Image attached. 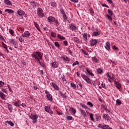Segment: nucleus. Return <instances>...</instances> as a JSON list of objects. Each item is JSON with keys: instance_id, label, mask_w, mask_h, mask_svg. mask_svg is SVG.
<instances>
[{"instance_id": "obj_54", "label": "nucleus", "mask_w": 129, "mask_h": 129, "mask_svg": "<svg viewBox=\"0 0 129 129\" xmlns=\"http://www.w3.org/2000/svg\"><path fill=\"white\" fill-rule=\"evenodd\" d=\"M63 44L65 46H68V41L67 40L63 41Z\"/></svg>"}, {"instance_id": "obj_44", "label": "nucleus", "mask_w": 129, "mask_h": 129, "mask_svg": "<svg viewBox=\"0 0 129 129\" xmlns=\"http://www.w3.org/2000/svg\"><path fill=\"white\" fill-rule=\"evenodd\" d=\"M50 35L53 37V38H56V33L54 32H51Z\"/></svg>"}, {"instance_id": "obj_12", "label": "nucleus", "mask_w": 129, "mask_h": 129, "mask_svg": "<svg viewBox=\"0 0 129 129\" xmlns=\"http://www.w3.org/2000/svg\"><path fill=\"white\" fill-rule=\"evenodd\" d=\"M61 58H62L64 61H70V60H71V59L70 57H68L67 55H65L64 54H62L61 55Z\"/></svg>"}, {"instance_id": "obj_39", "label": "nucleus", "mask_w": 129, "mask_h": 129, "mask_svg": "<svg viewBox=\"0 0 129 129\" xmlns=\"http://www.w3.org/2000/svg\"><path fill=\"white\" fill-rule=\"evenodd\" d=\"M54 44L57 48H60V44H59V42L55 41L54 42Z\"/></svg>"}, {"instance_id": "obj_21", "label": "nucleus", "mask_w": 129, "mask_h": 129, "mask_svg": "<svg viewBox=\"0 0 129 129\" xmlns=\"http://www.w3.org/2000/svg\"><path fill=\"white\" fill-rule=\"evenodd\" d=\"M46 97L49 100V101H52L53 97L52 96V95H51V94H50L49 95H46Z\"/></svg>"}, {"instance_id": "obj_4", "label": "nucleus", "mask_w": 129, "mask_h": 129, "mask_svg": "<svg viewBox=\"0 0 129 129\" xmlns=\"http://www.w3.org/2000/svg\"><path fill=\"white\" fill-rule=\"evenodd\" d=\"M47 21L49 24H53V23L56 22V18L52 16H49L47 18Z\"/></svg>"}, {"instance_id": "obj_17", "label": "nucleus", "mask_w": 129, "mask_h": 129, "mask_svg": "<svg viewBox=\"0 0 129 129\" xmlns=\"http://www.w3.org/2000/svg\"><path fill=\"white\" fill-rule=\"evenodd\" d=\"M90 42L91 46H94L97 43V40L93 39H91Z\"/></svg>"}, {"instance_id": "obj_24", "label": "nucleus", "mask_w": 129, "mask_h": 129, "mask_svg": "<svg viewBox=\"0 0 129 129\" xmlns=\"http://www.w3.org/2000/svg\"><path fill=\"white\" fill-rule=\"evenodd\" d=\"M9 42H10V43H11V44L13 45V46L14 45H17V43H18V42H17V41H15L14 39H9Z\"/></svg>"}, {"instance_id": "obj_49", "label": "nucleus", "mask_w": 129, "mask_h": 129, "mask_svg": "<svg viewBox=\"0 0 129 129\" xmlns=\"http://www.w3.org/2000/svg\"><path fill=\"white\" fill-rule=\"evenodd\" d=\"M2 46L5 49H7L8 48V46L4 42H2Z\"/></svg>"}, {"instance_id": "obj_48", "label": "nucleus", "mask_w": 129, "mask_h": 129, "mask_svg": "<svg viewBox=\"0 0 129 129\" xmlns=\"http://www.w3.org/2000/svg\"><path fill=\"white\" fill-rule=\"evenodd\" d=\"M109 126L108 125H103V128L102 129H107L109 128Z\"/></svg>"}, {"instance_id": "obj_60", "label": "nucleus", "mask_w": 129, "mask_h": 129, "mask_svg": "<svg viewBox=\"0 0 129 129\" xmlns=\"http://www.w3.org/2000/svg\"><path fill=\"white\" fill-rule=\"evenodd\" d=\"M103 127V125H102V124H99L98 125V127H99L100 128H102Z\"/></svg>"}, {"instance_id": "obj_38", "label": "nucleus", "mask_w": 129, "mask_h": 129, "mask_svg": "<svg viewBox=\"0 0 129 129\" xmlns=\"http://www.w3.org/2000/svg\"><path fill=\"white\" fill-rule=\"evenodd\" d=\"M9 32H10V34L12 35V36H14V34H15V32L14 31V30H13V29H12L11 28H10Z\"/></svg>"}, {"instance_id": "obj_64", "label": "nucleus", "mask_w": 129, "mask_h": 129, "mask_svg": "<svg viewBox=\"0 0 129 129\" xmlns=\"http://www.w3.org/2000/svg\"><path fill=\"white\" fill-rule=\"evenodd\" d=\"M103 7H105V8H108V6L106 4H102Z\"/></svg>"}, {"instance_id": "obj_9", "label": "nucleus", "mask_w": 129, "mask_h": 129, "mask_svg": "<svg viewBox=\"0 0 129 129\" xmlns=\"http://www.w3.org/2000/svg\"><path fill=\"white\" fill-rule=\"evenodd\" d=\"M44 109L46 112H48V113H50V114H53V113H54L53 111L52 110H51V108H50V107L45 106Z\"/></svg>"}, {"instance_id": "obj_46", "label": "nucleus", "mask_w": 129, "mask_h": 129, "mask_svg": "<svg viewBox=\"0 0 129 129\" xmlns=\"http://www.w3.org/2000/svg\"><path fill=\"white\" fill-rule=\"evenodd\" d=\"M97 71L99 74H101L102 73V70L101 69H97Z\"/></svg>"}, {"instance_id": "obj_62", "label": "nucleus", "mask_w": 129, "mask_h": 129, "mask_svg": "<svg viewBox=\"0 0 129 129\" xmlns=\"http://www.w3.org/2000/svg\"><path fill=\"white\" fill-rule=\"evenodd\" d=\"M0 39L1 40H3V41H5V38H4V36H3V35H0Z\"/></svg>"}, {"instance_id": "obj_61", "label": "nucleus", "mask_w": 129, "mask_h": 129, "mask_svg": "<svg viewBox=\"0 0 129 129\" xmlns=\"http://www.w3.org/2000/svg\"><path fill=\"white\" fill-rule=\"evenodd\" d=\"M108 4H110V5H111L112 4V0H106Z\"/></svg>"}, {"instance_id": "obj_52", "label": "nucleus", "mask_w": 129, "mask_h": 129, "mask_svg": "<svg viewBox=\"0 0 129 129\" xmlns=\"http://www.w3.org/2000/svg\"><path fill=\"white\" fill-rule=\"evenodd\" d=\"M5 85V83L4 82L0 81V87H3Z\"/></svg>"}, {"instance_id": "obj_2", "label": "nucleus", "mask_w": 129, "mask_h": 129, "mask_svg": "<svg viewBox=\"0 0 129 129\" xmlns=\"http://www.w3.org/2000/svg\"><path fill=\"white\" fill-rule=\"evenodd\" d=\"M59 12H60V14H62L63 22H67V21H68V16L66 15V13H65L64 10L63 9H60Z\"/></svg>"}, {"instance_id": "obj_19", "label": "nucleus", "mask_w": 129, "mask_h": 129, "mask_svg": "<svg viewBox=\"0 0 129 129\" xmlns=\"http://www.w3.org/2000/svg\"><path fill=\"white\" fill-rule=\"evenodd\" d=\"M114 84H115V87L117 89H120L121 88V84L117 82H114Z\"/></svg>"}, {"instance_id": "obj_8", "label": "nucleus", "mask_w": 129, "mask_h": 129, "mask_svg": "<svg viewBox=\"0 0 129 129\" xmlns=\"http://www.w3.org/2000/svg\"><path fill=\"white\" fill-rule=\"evenodd\" d=\"M70 29L73 32H76V31H77V27H76V25L73 23L70 25Z\"/></svg>"}, {"instance_id": "obj_47", "label": "nucleus", "mask_w": 129, "mask_h": 129, "mask_svg": "<svg viewBox=\"0 0 129 129\" xmlns=\"http://www.w3.org/2000/svg\"><path fill=\"white\" fill-rule=\"evenodd\" d=\"M90 117L92 121H94V118H93V114L92 113L90 114Z\"/></svg>"}, {"instance_id": "obj_36", "label": "nucleus", "mask_w": 129, "mask_h": 129, "mask_svg": "<svg viewBox=\"0 0 129 129\" xmlns=\"http://www.w3.org/2000/svg\"><path fill=\"white\" fill-rule=\"evenodd\" d=\"M108 16H110V17L112 16L113 15V12L112 11L110 10V9L108 10Z\"/></svg>"}, {"instance_id": "obj_33", "label": "nucleus", "mask_w": 129, "mask_h": 129, "mask_svg": "<svg viewBox=\"0 0 129 129\" xmlns=\"http://www.w3.org/2000/svg\"><path fill=\"white\" fill-rule=\"evenodd\" d=\"M35 27L37 29L38 31L41 32V30L40 29V27H39V25L37 24L36 22H34Z\"/></svg>"}, {"instance_id": "obj_35", "label": "nucleus", "mask_w": 129, "mask_h": 129, "mask_svg": "<svg viewBox=\"0 0 129 129\" xmlns=\"http://www.w3.org/2000/svg\"><path fill=\"white\" fill-rule=\"evenodd\" d=\"M116 105H120L121 104V101L119 99H117L116 101Z\"/></svg>"}, {"instance_id": "obj_13", "label": "nucleus", "mask_w": 129, "mask_h": 129, "mask_svg": "<svg viewBox=\"0 0 129 129\" xmlns=\"http://www.w3.org/2000/svg\"><path fill=\"white\" fill-rule=\"evenodd\" d=\"M103 118H104L106 120H110V117L109 114H103L102 115Z\"/></svg>"}, {"instance_id": "obj_40", "label": "nucleus", "mask_w": 129, "mask_h": 129, "mask_svg": "<svg viewBox=\"0 0 129 129\" xmlns=\"http://www.w3.org/2000/svg\"><path fill=\"white\" fill-rule=\"evenodd\" d=\"M50 5L51 6V7H53V8H56V7H57V4L55 2H51L50 3Z\"/></svg>"}, {"instance_id": "obj_23", "label": "nucleus", "mask_w": 129, "mask_h": 129, "mask_svg": "<svg viewBox=\"0 0 129 129\" xmlns=\"http://www.w3.org/2000/svg\"><path fill=\"white\" fill-rule=\"evenodd\" d=\"M0 97L2 99H3V100H6V95L2 92H0Z\"/></svg>"}, {"instance_id": "obj_7", "label": "nucleus", "mask_w": 129, "mask_h": 129, "mask_svg": "<svg viewBox=\"0 0 129 129\" xmlns=\"http://www.w3.org/2000/svg\"><path fill=\"white\" fill-rule=\"evenodd\" d=\"M21 103H22V102L19 99L16 100L13 102L14 105L16 107H21Z\"/></svg>"}, {"instance_id": "obj_30", "label": "nucleus", "mask_w": 129, "mask_h": 129, "mask_svg": "<svg viewBox=\"0 0 129 129\" xmlns=\"http://www.w3.org/2000/svg\"><path fill=\"white\" fill-rule=\"evenodd\" d=\"M92 60L93 62H94L95 63H99V60H98L96 57H94L92 58Z\"/></svg>"}, {"instance_id": "obj_37", "label": "nucleus", "mask_w": 129, "mask_h": 129, "mask_svg": "<svg viewBox=\"0 0 129 129\" xmlns=\"http://www.w3.org/2000/svg\"><path fill=\"white\" fill-rule=\"evenodd\" d=\"M6 123H8V124H10V125H11V126H14V122H13L12 121H6Z\"/></svg>"}, {"instance_id": "obj_31", "label": "nucleus", "mask_w": 129, "mask_h": 129, "mask_svg": "<svg viewBox=\"0 0 129 129\" xmlns=\"http://www.w3.org/2000/svg\"><path fill=\"white\" fill-rule=\"evenodd\" d=\"M80 112L81 114H82V115H83V116H84L85 117V116H86V112H85V111H84V110L82 109H80Z\"/></svg>"}, {"instance_id": "obj_41", "label": "nucleus", "mask_w": 129, "mask_h": 129, "mask_svg": "<svg viewBox=\"0 0 129 129\" xmlns=\"http://www.w3.org/2000/svg\"><path fill=\"white\" fill-rule=\"evenodd\" d=\"M66 119L67 120H72V119H73V117L72 116H67Z\"/></svg>"}, {"instance_id": "obj_58", "label": "nucleus", "mask_w": 129, "mask_h": 129, "mask_svg": "<svg viewBox=\"0 0 129 129\" xmlns=\"http://www.w3.org/2000/svg\"><path fill=\"white\" fill-rule=\"evenodd\" d=\"M55 26L56 27H58V26H59V21H55Z\"/></svg>"}, {"instance_id": "obj_57", "label": "nucleus", "mask_w": 129, "mask_h": 129, "mask_svg": "<svg viewBox=\"0 0 129 129\" xmlns=\"http://www.w3.org/2000/svg\"><path fill=\"white\" fill-rule=\"evenodd\" d=\"M79 64V62L78 61H76L75 62L73 63V65H78Z\"/></svg>"}, {"instance_id": "obj_26", "label": "nucleus", "mask_w": 129, "mask_h": 129, "mask_svg": "<svg viewBox=\"0 0 129 129\" xmlns=\"http://www.w3.org/2000/svg\"><path fill=\"white\" fill-rule=\"evenodd\" d=\"M5 12L6 13H8V14H14V11L11 9H6Z\"/></svg>"}, {"instance_id": "obj_18", "label": "nucleus", "mask_w": 129, "mask_h": 129, "mask_svg": "<svg viewBox=\"0 0 129 129\" xmlns=\"http://www.w3.org/2000/svg\"><path fill=\"white\" fill-rule=\"evenodd\" d=\"M4 4L7 6H13V3L10 0H4Z\"/></svg>"}, {"instance_id": "obj_20", "label": "nucleus", "mask_w": 129, "mask_h": 129, "mask_svg": "<svg viewBox=\"0 0 129 129\" xmlns=\"http://www.w3.org/2000/svg\"><path fill=\"white\" fill-rule=\"evenodd\" d=\"M83 39L85 42H88V39H87V33L83 34Z\"/></svg>"}, {"instance_id": "obj_11", "label": "nucleus", "mask_w": 129, "mask_h": 129, "mask_svg": "<svg viewBox=\"0 0 129 129\" xmlns=\"http://www.w3.org/2000/svg\"><path fill=\"white\" fill-rule=\"evenodd\" d=\"M17 15H18V16L22 17V16H24L25 11H24L23 10L19 9L17 11Z\"/></svg>"}, {"instance_id": "obj_42", "label": "nucleus", "mask_w": 129, "mask_h": 129, "mask_svg": "<svg viewBox=\"0 0 129 129\" xmlns=\"http://www.w3.org/2000/svg\"><path fill=\"white\" fill-rule=\"evenodd\" d=\"M71 86L73 88V89H76V85L73 83H71Z\"/></svg>"}, {"instance_id": "obj_1", "label": "nucleus", "mask_w": 129, "mask_h": 129, "mask_svg": "<svg viewBox=\"0 0 129 129\" xmlns=\"http://www.w3.org/2000/svg\"><path fill=\"white\" fill-rule=\"evenodd\" d=\"M31 56L35 62H37L38 64H41V60L43 58V55H42L41 52L36 51L31 54Z\"/></svg>"}, {"instance_id": "obj_22", "label": "nucleus", "mask_w": 129, "mask_h": 129, "mask_svg": "<svg viewBox=\"0 0 129 129\" xmlns=\"http://www.w3.org/2000/svg\"><path fill=\"white\" fill-rule=\"evenodd\" d=\"M30 5L33 8H36L37 7V2L32 1L30 2Z\"/></svg>"}, {"instance_id": "obj_45", "label": "nucleus", "mask_w": 129, "mask_h": 129, "mask_svg": "<svg viewBox=\"0 0 129 129\" xmlns=\"http://www.w3.org/2000/svg\"><path fill=\"white\" fill-rule=\"evenodd\" d=\"M83 53L84 54V55H86V57H88V52H87L86 51H85L84 50H82Z\"/></svg>"}, {"instance_id": "obj_14", "label": "nucleus", "mask_w": 129, "mask_h": 129, "mask_svg": "<svg viewBox=\"0 0 129 129\" xmlns=\"http://www.w3.org/2000/svg\"><path fill=\"white\" fill-rule=\"evenodd\" d=\"M105 48L107 51H110V43L109 42H107L105 43Z\"/></svg>"}, {"instance_id": "obj_51", "label": "nucleus", "mask_w": 129, "mask_h": 129, "mask_svg": "<svg viewBox=\"0 0 129 129\" xmlns=\"http://www.w3.org/2000/svg\"><path fill=\"white\" fill-rule=\"evenodd\" d=\"M74 41H75V42H76L77 43H78V42H79V39H78V38H77V37H75L74 38Z\"/></svg>"}, {"instance_id": "obj_15", "label": "nucleus", "mask_w": 129, "mask_h": 129, "mask_svg": "<svg viewBox=\"0 0 129 129\" xmlns=\"http://www.w3.org/2000/svg\"><path fill=\"white\" fill-rule=\"evenodd\" d=\"M69 111H71L72 115H75V114L76 113V109H74L73 107L70 108Z\"/></svg>"}, {"instance_id": "obj_28", "label": "nucleus", "mask_w": 129, "mask_h": 129, "mask_svg": "<svg viewBox=\"0 0 129 129\" xmlns=\"http://www.w3.org/2000/svg\"><path fill=\"white\" fill-rule=\"evenodd\" d=\"M86 71H87L88 74H89V75H90V76H92V77H93V76H94V74H93V73H92L89 70V69H86Z\"/></svg>"}, {"instance_id": "obj_25", "label": "nucleus", "mask_w": 129, "mask_h": 129, "mask_svg": "<svg viewBox=\"0 0 129 129\" xmlns=\"http://www.w3.org/2000/svg\"><path fill=\"white\" fill-rule=\"evenodd\" d=\"M59 95L61 98H63V99H67V96L65 95V94H63L62 92L59 93Z\"/></svg>"}, {"instance_id": "obj_43", "label": "nucleus", "mask_w": 129, "mask_h": 129, "mask_svg": "<svg viewBox=\"0 0 129 129\" xmlns=\"http://www.w3.org/2000/svg\"><path fill=\"white\" fill-rule=\"evenodd\" d=\"M106 86H105V84L102 83L101 84V85L99 87V88L100 89H101V88H105Z\"/></svg>"}, {"instance_id": "obj_55", "label": "nucleus", "mask_w": 129, "mask_h": 129, "mask_svg": "<svg viewBox=\"0 0 129 129\" xmlns=\"http://www.w3.org/2000/svg\"><path fill=\"white\" fill-rule=\"evenodd\" d=\"M19 41L21 42V43H24V39H23L22 38L20 37L19 38Z\"/></svg>"}, {"instance_id": "obj_3", "label": "nucleus", "mask_w": 129, "mask_h": 129, "mask_svg": "<svg viewBox=\"0 0 129 129\" xmlns=\"http://www.w3.org/2000/svg\"><path fill=\"white\" fill-rule=\"evenodd\" d=\"M37 16L39 18H44L45 17V14H44V11H43V9L41 8H39L37 10Z\"/></svg>"}, {"instance_id": "obj_5", "label": "nucleus", "mask_w": 129, "mask_h": 129, "mask_svg": "<svg viewBox=\"0 0 129 129\" xmlns=\"http://www.w3.org/2000/svg\"><path fill=\"white\" fill-rule=\"evenodd\" d=\"M81 77L85 81H86L89 84H90V83H91V80H90V79H89V78L88 77H87V76L82 74L81 75Z\"/></svg>"}, {"instance_id": "obj_10", "label": "nucleus", "mask_w": 129, "mask_h": 129, "mask_svg": "<svg viewBox=\"0 0 129 129\" xmlns=\"http://www.w3.org/2000/svg\"><path fill=\"white\" fill-rule=\"evenodd\" d=\"M30 35H31V33L28 31H26L24 33H22V36L24 38H29Z\"/></svg>"}, {"instance_id": "obj_32", "label": "nucleus", "mask_w": 129, "mask_h": 129, "mask_svg": "<svg viewBox=\"0 0 129 129\" xmlns=\"http://www.w3.org/2000/svg\"><path fill=\"white\" fill-rule=\"evenodd\" d=\"M106 18L109 21V22H112V18L110 17V16L108 15H105Z\"/></svg>"}, {"instance_id": "obj_63", "label": "nucleus", "mask_w": 129, "mask_h": 129, "mask_svg": "<svg viewBox=\"0 0 129 129\" xmlns=\"http://www.w3.org/2000/svg\"><path fill=\"white\" fill-rule=\"evenodd\" d=\"M112 48L113 49V50H117V47L116 46H115V45L113 46Z\"/></svg>"}, {"instance_id": "obj_50", "label": "nucleus", "mask_w": 129, "mask_h": 129, "mask_svg": "<svg viewBox=\"0 0 129 129\" xmlns=\"http://www.w3.org/2000/svg\"><path fill=\"white\" fill-rule=\"evenodd\" d=\"M87 105H89V106H90L91 107H93V104H92V103H91V102H88Z\"/></svg>"}, {"instance_id": "obj_16", "label": "nucleus", "mask_w": 129, "mask_h": 129, "mask_svg": "<svg viewBox=\"0 0 129 129\" xmlns=\"http://www.w3.org/2000/svg\"><path fill=\"white\" fill-rule=\"evenodd\" d=\"M100 35V32H99V30L98 29L97 30V31H94L92 34V36L93 37H97V36H99Z\"/></svg>"}, {"instance_id": "obj_53", "label": "nucleus", "mask_w": 129, "mask_h": 129, "mask_svg": "<svg viewBox=\"0 0 129 129\" xmlns=\"http://www.w3.org/2000/svg\"><path fill=\"white\" fill-rule=\"evenodd\" d=\"M44 92H45V94H46V95H49L50 94V92H49V91H48L47 90H45L44 91Z\"/></svg>"}, {"instance_id": "obj_59", "label": "nucleus", "mask_w": 129, "mask_h": 129, "mask_svg": "<svg viewBox=\"0 0 129 129\" xmlns=\"http://www.w3.org/2000/svg\"><path fill=\"white\" fill-rule=\"evenodd\" d=\"M106 112H107V113H109V114H112V113H111L110 112V111H109V110H108V109L106 110Z\"/></svg>"}, {"instance_id": "obj_29", "label": "nucleus", "mask_w": 129, "mask_h": 129, "mask_svg": "<svg viewBox=\"0 0 129 129\" xmlns=\"http://www.w3.org/2000/svg\"><path fill=\"white\" fill-rule=\"evenodd\" d=\"M57 38L58 39H59V40H66V39L65 37H64V36H62L61 34H58Z\"/></svg>"}, {"instance_id": "obj_56", "label": "nucleus", "mask_w": 129, "mask_h": 129, "mask_svg": "<svg viewBox=\"0 0 129 129\" xmlns=\"http://www.w3.org/2000/svg\"><path fill=\"white\" fill-rule=\"evenodd\" d=\"M21 105L22 106V107H24V108L27 107V105H26V104L25 103L21 104Z\"/></svg>"}, {"instance_id": "obj_6", "label": "nucleus", "mask_w": 129, "mask_h": 129, "mask_svg": "<svg viewBox=\"0 0 129 129\" xmlns=\"http://www.w3.org/2000/svg\"><path fill=\"white\" fill-rule=\"evenodd\" d=\"M38 115H31L30 116L31 119H32L33 123H36L37 122V120L38 119Z\"/></svg>"}, {"instance_id": "obj_27", "label": "nucleus", "mask_w": 129, "mask_h": 129, "mask_svg": "<svg viewBox=\"0 0 129 129\" xmlns=\"http://www.w3.org/2000/svg\"><path fill=\"white\" fill-rule=\"evenodd\" d=\"M52 85L56 90H59V87H58V86L57 85V84H56V83H52Z\"/></svg>"}, {"instance_id": "obj_34", "label": "nucleus", "mask_w": 129, "mask_h": 129, "mask_svg": "<svg viewBox=\"0 0 129 129\" xmlns=\"http://www.w3.org/2000/svg\"><path fill=\"white\" fill-rule=\"evenodd\" d=\"M8 108L10 111H13V105L12 104H9L8 105Z\"/></svg>"}]
</instances>
